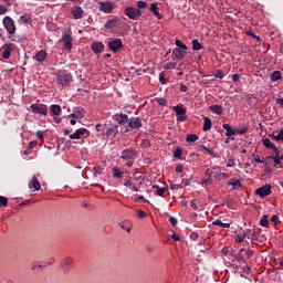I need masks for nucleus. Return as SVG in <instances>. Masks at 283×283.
Listing matches in <instances>:
<instances>
[{
    "instance_id": "603ef678",
    "label": "nucleus",
    "mask_w": 283,
    "mask_h": 283,
    "mask_svg": "<svg viewBox=\"0 0 283 283\" xmlns=\"http://www.w3.org/2000/svg\"><path fill=\"white\" fill-rule=\"evenodd\" d=\"M0 207H8V198L0 196Z\"/></svg>"
},
{
    "instance_id": "393cba45",
    "label": "nucleus",
    "mask_w": 283,
    "mask_h": 283,
    "mask_svg": "<svg viewBox=\"0 0 283 283\" xmlns=\"http://www.w3.org/2000/svg\"><path fill=\"white\" fill-rule=\"evenodd\" d=\"M223 129H226V136H237V128H232L230 124H223Z\"/></svg>"
},
{
    "instance_id": "4d7b16f0",
    "label": "nucleus",
    "mask_w": 283,
    "mask_h": 283,
    "mask_svg": "<svg viewBox=\"0 0 283 283\" xmlns=\"http://www.w3.org/2000/svg\"><path fill=\"white\" fill-rule=\"evenodd\" d=\"M201 185H205V186H207V185H213V179H212L211 177H208L207 179H203V180L201 181Z\"/></svg>"
},
{
    "instance_id": "69168bd1",
    "label": "nucleus",
    "mask_w": 283,
    "mask_h": 283,
    "mask_svg": "<svg viewBox=\"0 0 283 283\" xmlns=\"http://www.w3.org/2000/svg\"><path fill=\"white\" fill-rule=\"evenodd\" d=\"M95 129H96V132H102V134H103V129H106V127L103 126L102 124H97V125H95Z\"/></svg>"
},
{
    "instance_id": "423d86ee",
    "label": "nucleus",
    "mask_w": 283,
    "mask_h": 283,
    "mask_svg": "<svg viewBox=\"0 0 283 283\" xmlns=\"http://www.w3.org/2000/svg\"><path fill=\"white\" fill-rule=\"evenodd\" d=\"M118 124H109L106 128L103 129L102 136H106L107 138H116L118 134Z\"/></svg>"
},
{
    "instance_id": "a878e982",
    "label": "nucleus",
    "mask_w": 283,
    "mask_h": 283,
    "mask_svg": "<svg viewBox=\"0 0 283 283\" xmlns=\"http://www.w3.org/2000/svg\"><path fill=\"white\" fill-rule=\"evenodd\" d=\"M50 109H51L52 116H61V112H62L61 105L52 104L50 106Z\"/></svg>"
},
{
    "instance_id": "a19ab883",
    "label": "nucleus",
    "mask_w": 283,
    "mask_h": 283,
    "mask_svg": "<svg viewBox=\"0 0 283 283\" xmlns=\"http://www.w3.org/2000/svg\"><path fill=\"white\" fill-rule=\"evenodd\" d=\"M156 103L160 106V107H167V98L165 97H157L156 98Z\"/></svg>"
},
{
    "instance_id": "5701e85b",
    "label": "nucleus",
    "mask_w": 283,
    "mask_h": 283,
    "mask_svg": "<svg viewBox=\"0 0 283 283\" xmlns=\"http://www.w3.org/2000/svg\"><path fill=\"white\" fill-rule=\"evenodd\" d=\"M18 23H23V25H32V18L25 13L18 19Z\"/></svg>"
},
{
    "instance_id": "a18cd8bd",
    "label": "nucleus",
    "mask_w": 283,
    "mask_h": 283,
    "mask_svg": "<svg viewBox=\"0 0 283 283\" xmlns=\"http://www.w3.org/2000/svg\"><path fill=\"white\" fill-rule=\"evenodd\" d=\"M176 65H178V63L169 62V63L164 65V70H176Z\"/></svg>"
},
{
    "instance_id": "f704fd0d",
    "label": "nucleus",
    "mask_w": 283,
    "mask_h": 283,
    "mask_svg": "<svg viewBox=\"0 0 283 283\" xmlns=\"http://www.w3.org/2000/svg\"><path fill=\"white\" fill-rule=\"evenodd\" d=\"M259 224L261 227H265V229H269V214H263Z\"/></svg>"
},
{
    "instance_id": "49530a36",
    "label": "nucleus",
    "mask_w": 283,
    "mask_h": 283,
    "mask_svg": "<svg viewBox=\"0 0 283 283\" xmlns=\"http://www.w3.org/2000/svg\"><path fill=\"white\" fill-rule=\"evenodd\" d=\"M140 147L143 149H148V147H151V142L149 139L142 140Z\"/></svg>"
},
{
    "instance_id": "f3484780",
    "label": "nucleus",
    "mask_w": 283,
    "mask_h": 283,
    "mask_svg": "<svg viewBox=\"0 0 283 283\" xmlns=\"http://www.w3.org/2000/svg\"><path fill=\"white\" fill-rule=\"evenodd\" d=\"M71 14L73 19H76V20L83 19V14H85V10H83V7L77 6L72 9Z\"/></svg>"
},
{
    "instance_id": "7c9ffc66",
    "label": "nucleus",
    "mask_w": 283,
    "mask_h": 283,
    "mask_svg": "<svg viewBox=\"0 0 283 283\" xmlns=\"http://www.w3.org/2000/svg\"><path fill=\"white\" fill-rule=\"evenodd\" d=\"M212 125H213V123H211V118L203 117V127H202L203 132H209V129H211Z\"/></svg>"
},
{
    "instance_id": "052dcab7",
    "label": "nucleus",
    "mask_w": 283,
    "mask_h": 283,
    "mask_svg": "<svg viewBox=\"0 0 283 283\" xmlns=\"http://www.w3.org/2000/svg\"><path fill=\"white\" fill-rule=\"evenodd\" d=\"M258 238H260V233L258 232L250 233V237H249L250 240H258Z\"/></svg>"
},
{
    "instance_id": "e433bc0d",
    "label": "nucleus",
    "mask_w": 283,
    "mask_h": 283,
    "mask_svg": "<svg viewBox=\"0 0 283 283\" xmlns=\"http://www.w3.org/2000/svg\"><path fill=\"white\" fill-rule=\"evenodd\" d=\"M263 145L264 147H266V149H272V150L276 147L275 144H273L269 138L263 139Z\"/></svg>"
},
{
    "instance_id": "8fccbe9b",
    "label": "nucleus",
    "mask_w": 283,
    "mask_h": 283,
    "mask_svg": "<svg viewBox=\"0 0 283 283\" xmlns=\"http://www.w3.org/2000/svg\"><path fill=\"white\" fill-rule=\"evenodd\" d=\"M199 149H203L205 151H207L209 154V156H216V153H213V150H211L210 148H208L205 145H200Z\"/></svg>"
},
{
    "instance_id": "de8ad7c7",
    "label": "nucleus",
    "mask_w": 283,
    "mask_h": 283,
    "mask_svg": "<svg viewBox=\"0 0 283 283\" xmlns=\"http://www.w3.org/2000/svg\"><path fill=\"white\" fill-rule=\"evenodd\" d=\"M113 177L117 179L123 178V171H119L118 168H114Z\"/></svg>"
},
{
    "instance_id": "f257e3e1",
    "label": "nucleus",
    "mask_w": 283,
    "mask_h": 283,
    "mask_svg": "<svg viewBox=\"0 0 283 283\" xmlns=\"http://www.w3.org/2000/svg\"><path fill=\"white\" fill-rule=\"evenodd\" d=\"M122 160H126V167H134V161L138 158V150L134 148H126L122 150L120 157Z\"/></svg>"
},
{
    "instance_id": "6e6d98bb",
    "label": "nucleus",
    "mask_w": 283,
    "mask_h": 283,
    "mask_svg": "<svg viewBox=\"0 0 283 283\" xmlns=\"http://www.w3.org/2000/svg\"><path fill=\"white\" fill-rule=\"evenodd\" d=\"M36 138H39V140H43L44 136H45V130H38L35 133Z\"/></svg>"
},
{
    "instance_id": "338daca9",
    "label": "nucleus",
    "mask_w": 283,
    "mask_h": 283,
    "mask_svg": "<svg viewBox=\"0 0 283 283\" xmlns=\"http://www.w3.org/2000/svg\"><path fill=\"white\" fill-rule=\"evenodd\" d=\"M36 145H39V143L36 140H32L29 143V149H34V147H36Z\"/></svg>"
},
{
    "instance_id": "13d9d810",
    "label": "nucleus",
    "mask_w": 283,
    "mask_h": 283,
    "mask_svg": "<svg viewBox=\"0 0 283 283\" xmlns=\"http://www.w3.org/2000/svg\"><path fill=\"white\" fill-rule=\"evenodd\" d=\"M134 180H138L139 181L138 184L135 182V187H139L140 188V185H143L145 179L143 178V176H139V177H134Z\"/></svg>"
},
{
    "instance_id": "c756f323",
    "label": "nucleus",
    "mask_w": 283,
    "mask_h": 283,
    "mask_svg": "<svg viewBox=\"0 0 283 283\" xmlns=\"http://www.w3.org/2000/svg\"><path fill=\"white\" fill-rule=\"evenodd\" d=\"M210 112H212V114H217L218 116H220L222 114V105H211L209 106Z\"/></svg>"
},
{
    "instance_id": "ddd939ff",
    "label": "nucleus",
    "mask_w": 283,
    "mask_h": 283,
    "mask_svg": "<svg viewBox=\"0 0 283 283\" xmlns=\"http://www.w3.org/2000/svg\"><path fill=\"white\" fill-rule=\"evenodd\" d=\"M69 116L70 118L81 120V118H85V108L76 106L73 108V113H71Z\"/></svg>"
},
{
    "instance_id": "37998d69",
    "label": "nucleus",
    "mask_w": 283,
    "mask_h": 283,
    "mask_svg": "<svg viewBox=\"0 0 283 283\" xmlns=\"http://www.w3.org/2000/svg\"><path fill=\"white\" fill-rule=\"evenodd\" d=\"M136 3H137V10H145V8L149 7V4L143 0H139Z\"/></svg>"
},
{
    "instance_id": "aec40b11",
    "label": "nucleus",
    "mask_w": 283,
    "mask_h": 283,
    "mask_svg": "<svg viewBox=\"0 0 283 283\" xmlns=\"http://www.w3.org/2000/svg\"><path fill=\"white\" fill-rule=\"evenodd\" d=\"M14 44L8 43L3 45V51H2V59H10V54L12 53Z\"/></svg>"
},
{
    "instance_id": "09e8293b",
    "label": "nucleus",
    "mask_w": 283,
    "mask_h": 283,
    "mask_svg": "<svg viewBox=\"0 0 283 283\" xmlns=\"http://www.w3.org/2000/svg\"><path fill=\"white\" fill-rule=\"evenodd\" d=\"M247 132H249L248 126H242L241 128H237V136L242 135V134H247Z\"/></svg>"
},
{
    "instance_id": "6e6552de",
    "label": "nucleus",
    "mask_w": 283,
    "mask_h": 283,
    "mask_svg": "<svg viewBox=\"0 0 283 283\" xmlns=\"http://www.w3.org/2000/svg\"><path fill=\"white\" fill-rule=\"evenodd\" d=\"M64 50H67V52H72V42L74 39L72 38V33L63 32L62 33V39Z\"/></svg>"
},
{
    "instance_id": "9b49d317",
    "label": "nucleus",
    "mask_w": 283,
    "mask_h": 283,
    "mask_svg": "<svg viewBox=\"0 0 283 283\" xmlns=\"http://www.w3.org/2000/svg\"><path fill=\"white\" fill-rule=\"evenodd\" d=\"M235 255H237V253H235V250H233V249H222L221 250V256L223 258V260H228L229 262H234V260H235Z\"/></svg>"
},
{
    "instance_id": "4c0bfd02",
    "label": "nucleus",
    "mask_w": 283,
    "mask_h": 283,
    "mask_svg": "<svg viewBox=\"0 0 283 283\" xmlns=\"http://www.w3.org/2000/svg\"><path fill=\"white\" fill-rule=\"evenodd\" d=\"M175 45L177 46L175 50H188L187 44L182 43L180 40H176Z\"/></svg>"
},
{
    "instance_id": "20e7f679",
    "label": "nucleus",
    "mask_w": 283,
    "mask_h": 283,
    "mask_svg": "<svg viewBox=\"0 0 283 283\" xmlns=\"http://www.w3.org/2000/svg\"><path fill=\"white\" fill-rule=\"evenodd\" d=\"M2 25L7 30L9 36H11V34H15L17 24L14 23V20L12 18H10V15H6L3 18Z\"/></svg>"
},
{
    "instance_id": "680f3d73",
    "label": "nucleus",
    "mask_w": 283,
    "mask_h": 283,
    "mask_svg": "<svg viewBox=\"0 0 283 283\" xmlns=\"http://www.w3.org/2000/svg\"><path fill=\"white\" fill-rule=\"evenodd\" d=\"M168 221L170 222V224H172V227H176V224H178V219H176V217H170Z\"/></svg>"
},
{
    "instance_id": "2eb2a0df",
    "label": "nucleus",
    "mask_w": 283,
    "mask_h": 283,
    "mask_svg": "<svg viewBox=\"0 0 283 283\" xmlns=\"http://www.w3.org/2000/svg\"><path fill=\"white\" fill-rule=\"evenodd\" d=\"M114 120H116V123H118V125H127L128 120H129V116L127 114H115L113 116Z\"/></svg>"
},
{
    "instance_id": "c9c22d12",
    "label": "nucleus",
    "mask_w": 283,
    "mask_h": 283,
    "mask_svg": "<svg viewBox=\"0 0 283 283\" xmlns=\"http://www.w3.org/2000/svg\"><path fill=\"white\" fill-rule=\"evenodd\" d=\"M280 78H282V72L280 71H274L272 74H271V81L273 83L280 81Z\"/></svg>"
},
{
    "instance_id": "bf43d9fd",
    "label": "nucleus",
    "mask_w": 283,
    "mask_h": 283,
    "mask_svg": "<svg viewBox=\"0 0 283 283\" xmlns=\"http://www.w3.org/2000/svg\"><path fill=\"white\" fill-rule=\"evenodd\" d=\"M159 82L161 85H167V78H165V73L159 74Z\"/></svg>"
},
{
    "instance_id": "1a4fd4ad",
    "label": "nucleus",
    "mask_w": 283,
    "mask_h": 283,
    "mask_svg": "<svg viewBox=\"0 0 283 283\" xmlns=\"http://www.w3.org/2000/svg\"><path fill=\"white\" fill-rule=\"evenodd\" d=\"M271 185L270 184H265L264 186L258 188L255 190V195L259 196V198H266V196H271Z\"/></svg>"
},
{
    "instance_id": "7ed1b4c3",
    "label": "nucleus",
    "mask_w": 283,
    "mask_h": 283,
    "mask_svg": "<svg viewBox=\"0 0 283 283\" xmlns=\"http://www.w3.org/2000/svg\"><path fill=\"white\" fill-rule=\"evenodd\" d=\"M124 14L127 17V19H130V21H138V19L143 17V11H140L138 8L126 7L124 9Z\"/></svg>"
},
{
    "instance_id": "39448f33",
    "label": "nucleus",
    "mask_w": 283,
    "mask_h": 283,
    "mask_svg": "<svg viewBox=\"0 0 283 283\" xmlns=\"http://www.w3.org/2000/svg\"><path fill=\"white\" fill-rule=\"evenodd\" d=\"M140 127H143V119H140V117H130L125 125L126 132H129L130 129L138 130Z\"/></svg>"
},
{
    "instance_id": "3c124183",
    "label": "nucleus",
    "mask_w": 283,
    "mask_h": 283,
    "mask_svg": "<svg viewBox=\"0 0 283 283\" xmlns=\"http://www.w3.org/2000/svg\"><path fill=\"white\" fill-rule=\"evenodd\" d=\"M93 169L97 176H102L103 171H105V168L101 166H95Z\"/></svg>"
},
{
    "instance_id": "864d4df0",
    "label": "nucleus",
    "mask_w": 283,
    "mask_h": 283,
    "mask_svg": "<svg viewBox=\"0 0 283 283\" xmlns=\"http://www.w3.org/2000/svg\"><path fill=\"white\" fill-rule=\"evenodd\" d=\"M214 78H224V72H222V70H217L214 73Z\"/></svg>"
},
{
    "instance_id": "5fc2aeb1",
    "label": "nucleus",
    "mask_w": 283,
    "mask_h": 283,
    "mask_svg": "<svg viewBox=\"0 0 283 283\" xmlns=\"http://www.w3.org/2000/svg\"><path fill=\"white\" fill-rule=\"evenodd\" d=\"M254 157V163H261L262 165H269L265 160L260 159V155H253Z\"/></svg>"
},
{
    "instance_id": "79ce46f5",
    "label": "nucleus",
    "mask_w": 283,
    "mask_h": 283,
    "mask_svg": "<svg viewBox=\"0 0 283 283\" xmlns=\"http://www.w3.org/2000/svg\"><path fill=\"white\" fill-rule=\"evenodd\" d=\"M272 137L274 140H277V143H283V128L276 135H272Z\"/></svg>"
},
{
    "instance_id": "72a5a7b5",
    "label": "nucleus",
    "mask_w": 283,
    "mask_h": 283,
    "mask_svg": "<svg viewBox=\"0 0 283 283\" xmlns=\"http://www.w3.org/2000/svg\"><path fill=\"white\" fill-rule=\"evenodd\" d=\"M245 249H241L237 254H235V260H238V262H244L247 253H244Z\"/></svg>"
},
{
    "instance_id": "0eeeda50",
    "label": "nucleus",
    "mask_w": 283,
    "mask_h": 283,
    "mask_svg": "<svg viewBox=\"0 0 283 283\" xmlns=\"http://www.w3.org/2000/svg\"><path fill=\"white\" fill-rule=\"evenodd\" d=\"M172 112L176 113L178 123H185V120H187V108L176 105L172 107Z\"/></svg>"
},
{
    "instance_id": "6ab92c4d",
    "label": "nucleus",
    "mask_w": 283,
    "mask_h": 283,
    "mask_svg": "<svg viewBox=\"0 0 283 283\" xmlns=\"http://www.w3.org/2000/svg\"><path fill=\"white\" fill-rule=\"evenodd\" d=\"M28 187L29 189H34V191H41V181H39L36 176H33Z\"/></svg>"
},
{
    "instance_id": "412c9836",
    "label": "nucleus",
    "mask_w": 283,
    "mask_h": 283,
    "mask_svg": "<svg viewBox=\"0 0 283 283\" xmlns=\"http://www.w3.org/2000/svg\"><path fill=\"white\" fill-rule=\"evenodd\" d=\"M117 23H120V19H118V18H113L111 20H107L104 24V29L112 30V28H116Z\"/></svg>"
},
{
    "instance_id": "2f4dec72",
    "label": "nucleus",
    "mask_w": 283,
    "mask_h": 283,
    "mask_svg": "<svg viewBox=\"0 0 283 283\" xmlns=\"http://www.w3.org/2000/svg\"><path fill=\"white\" fill-rule=\"evenodd\" d=\"M214 227H220V229H229L231 227V223H224L222 220L217 219L212 222Z\"/></svg>"
},
{
    "instance_id": "774afa93",
    "label": "nucleus",
    "mask_w": 283,
    "mask_h": 283,
    "mask_svg": "<svg viewBox=\"0 0 283 283\" xmlns=\"http://www.w3.org/2000/svg\"><path fill=\"white\" fill-rule=\"evenodd\" d=\"M198 238H200V234H198V232H191L190 233V239L191 240H198Z\"/></svg>"
},
{
    "instance_id": "0e129e2a",
    "label": "nucleus",
    "mask_w": 283,
    "mask_h": 283,
    "mask_svg": "<svg viewBox=\"0 0 283 283\" xmlns=\"http://www.w3.org/2000/svg\"><path fill=\"white\" fill-rule=\"evenodd\" d=\"M271 222H274V224H277L280 222V217L277 214L272 216Z\"/></svg>"
},
{
    "instance_id": "f03ea898",
    "label": "nucleus",
    "mask_w": 283,
    "mask_h": 283,
    "mask_svg": "<svg viewBox=\"0 0 283 283\" xmlns=\"http://www.w3.org/2000/svg\"><path fill=\"white\" fill-rule=\"evenodd\" d=\"M56 82L62 87H67L70 83H72V73L67 72L66 70H60L56 73Z\"/></svg>"
},
{
    "instance_id": "58836bf2",
    "label": "nucleus",
    "mask_w": 283,
    "mask_h": 283,
    "mask_svg": "<svg viewBox=\"0 0 283 283\" xmlns=\"http://www.w3.org/2000/svg\"><path fill=\"white\" fill-rule=\"evenodd\" d=\"M174 158H177L178 160H180L182 157V148L177 147L174 153H172Z\"/></svg>"
},
{
    "instance_id": "473e14b6",
    "label": "nucleus",
    "mask_w": 283,
    "mask_h": 283,
    "mask_svg": "<svg viewBox=\"0 0 283 283\" xmlns=\"http://www.w3.org/2000/svg\"><path fill=\"white\" fill-rule=\"evenodd\" d=\"M153 189L156 190V195L159 196L160 198H165V191H167V188H160L158 185H153Z\"/></svg>"
},
{
    "instance_id": "b1692460",
    "label": "nucleus",
    "mask_w": 283,
    "mask_h": 283,
    "mask_svg": "<svg viewBox=\"0 0 283 283\" xmlns=\"http://www.w3.org/2000/svg\"><path fill=\"white\" fill-rule=\"evenodd\" d=\"M85 134V128H78L75 130V133L70 135L71 140H80L81 136Z\"/></svg>"
},
{
    "instance_id": "4be33fe9",
    "label": "nucleus",
    "mask_w": 283,
    "mask_h": 283,
    "mask_svg": "<svg viewBox=\"0 0 283 283\" xmlns=\"http://www.w3.org/2000/svg\"><path fill=\"white\" fill-rule=\"evenodd\" d=\"M33 59H35V61H38L39 63H43V61H45V59H48V52L45 50H40L35 56H33Z\"/></svg>"
},
{
    "instance_id": "c85d7f7f",
    "label": "nucleus",
    "mask_w": 283,
    "mask_h": 283,
    "mask_svg": "<svg viewBox=\"0 0 283 283\" xmlns=\"http://www.w3.org/2000/svg\"><path fill=\"white\" fill-rule=\"evenodd\" d=\"M124 187H127L128 189H133V191H140V187L136 186V182L132 181V179L127 180L124 184Z\"/></svg>"
},
{
    "instance_id": "f8f14e48",
    "label": "nucleus",
    "mask_w": 283,
    "mask_h": 283,
    "mask_svg": "<svg viewBox=\"0 0 283 283\" xmlns=\"http://www.w3.org/2000/svg\"><path fill=\"white\" fill-rule=\"evenodd\" d=\"M32 114H41L42 116H48V106H39V104L33 103L30 106Z\"/></svg>"
},
{
    "instance_id": "9d476101",
    "label": "nucleus",
    "mask_w": 283,
    "mask_h": 283,
    "mask_svg": "<svg viewBox=\"0 0 283 283\" xmlns=\"http://www.w3.org/2000/svg\"><path fill=\"white\" fill-rule=\"evenodd\" d=\"M120 48H123V40L120 39H113L108 42V50H111V52H114V54H116V52H118Z\"/></svg>"
},
{
    "instance_id": "dca6fc26",
    "label": "nucleus",
    "mask_w": 283,
    "mask_h": 283,
    "mask_svg": "<svg viewBox=\"0 0 283 283\" xmlns=\"http://www.w3.org/2000/svg\"><path fill=\"white\" fill-rule=\"evenodd\" d=\"M186 54H187L186 50H182V49H174L172 50L174 61H182V59H185Z\"/></svg>"
},
{
    "instance_id": "a211bd4d",
    "label": "nucleus",
    "mask_w": 283,
    "mask_h": 283,
    "mask_svg": "<svg viewBox=\"0 0 283 283\" xmlns=\"http://www.w3.org/2000/svg\"><path fill=\"white\" fill-rule=\"evenodd\" d=\"M91 48L94 54H103L105 52V44L103 42H93Z\"/></svg>"
},
{
    "instance_id": "e2e57ef3",
    "label": "nucleus",
    "mask_w": 283,
    "mask_h": 283,
    "mask_svg": "<svg viewBox=\"0 0 283 283\" xmlns=\"http://www.w3.org/2000/svg\"><path fill=\"white\" fill-rule=\"evenodd\" d=\"M244 238H247V234H243V235H240V234H237V239H235V242H244Z\"/></svg>"
},
{
    "instance_id": "bb28decb",
    "label": "nucleus",
    "mask_w": 283,
    "mask_h": 283,
    "mask_svg": "<svg viewBox=\"0 0 283 283\" xmlns=\"http://www.w3.org/2000/svg\"><path fill=\"white\" fill-rule=\"evenodd\" d=\"M228 185H230L232 189H237L238 191L242 190V182L239 179H231Z\"/></svg>"
},
{
    "instance_id": "cd10ccee",
    "label": "nucleus",
    "mask_w": 283,
    "mask_h": 283,
    "mask_svg": "<svg viewBox=\"0 0 283 283\" xmlns=\"http://www.w3.org/2000/svg\"><path fill=\"white\" fill-rule=\"evenodd\" d=\"M150 12H153V14L158 18V19H163V14H160V11H158V3L153 2L150 4Z\"/></svg>"
},
{
    "instance_id": "ea45409f",
    "label": "nucleus",
    "mask_w": 283,
    "mask_h": 283,
    "mask_svg": "<svg viewBox=\"0 0 283 283\" xmlns=\"http://www.w3.org/2000/svg\"><path fill=\"white\" fill-rule=\"evenodd\" d=\"M200 137L196 134H190V135H187V143H196V140H199Z\"/></svg>"
},
{
    "instance_id": "c03bdc74",
    "label": "nucleus",
    "mask_w": 283,
    "mask_h": 283,
    "mask_svg": "<svg viewBox=\"0 0 283 283\" xmlns=\"http://www.w3.org/2000/svg\"><path fill=\"white\" fill-rule=\"evenodd\" d=\"M205 46H202L198 40H192V50L193 51H199V50H202Z\"/></svg>"
},
{
    "instance_id": "4468645a",
    "label": "nucleus",
    "mask_w": 283,
    "mask_h": 283,
    "mask_svg": "<svg viewBox=\"0 0 283 283\" xmlns=\"http://www.w3.org/2000/svg\"><path fill=\"white\" fill-rule=\"evenodd\" d=\"M98 6L101 12H105V14H109L114 10V2L112 1L99 2Z\"/></svg>"
}]
</instances>
